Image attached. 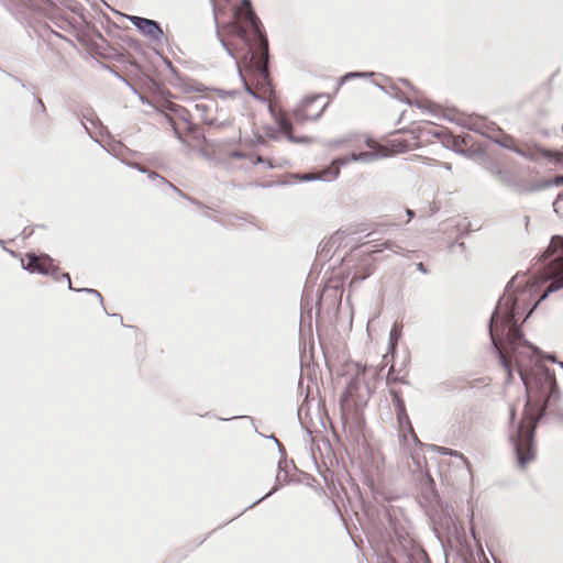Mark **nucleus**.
<instances>
[{
  "label": "nucleus",
  "mask_w": 563,
  "mask_h": 563,
  "mask_svg": "<svg viewBox=\"0 0 563 563\" xmlns=\"http://www.w3.org/2000/svg\"><path fill=\"white\" fill-rule=\"evenodd\" d=\"M131 21L144 35L152 40H159L163 36V31L157 22L140 16H132Z\"/></svg>",
  "instance_id": "9d476101"
},
{
  "label": "nucleus",
  "mask_w": 563,
  "mask_h": 563,
  "mask_svg": "<svg viewBox=\"0 0 563 563\" xmlns=\"http://www.w3.org/2000/svg\"><path fill=\"white\" fill-rule=\"evenodd\" d=\"M151 103L157 111L165 115V118L170 123L175 135L180 141H184V132H192L195 130V124L191 120L190 112L186 108L175 103L168 98L155 99L151 101Z\"/></svg>",
  "instance_id": "423d86ee"
},
{
  "label": "nucleus",
  "mask_w": 563,
  "mask_h": 563,
  "mask_svg": "<svg viewBox=\"0 0 563 563\" xmlns=\"http://www.w3.org/2000/svg\"><path fill=\"white\" fill-rule=\"evenodd\" d=\"M223 44L224 46L227 47V49L230 52V54L235 58V59H240L241 58V54L235 49V48H231V44L229 41H223Z\"/></svg>",
  "instance_id": "2eb2a0df"
},
{
  "label": "nucleus",
  "mask_w": 563,
  "mask_h": 563,
  "mask_svg": "<svg viewBox=\"0 0 563 563\" xmlns=\"http://www.w3.org/2000/svg\"><path fill=\"white\" fill-rule=\"evenodd\" d=\"M384 250H390L393 253L402 255L405 252V249H402L400 245L396 244L394 241L387 240L380 244L373 245V249L367 252L368 255L380 253Z\"/></svg>",
  "instance_id": "9b49d317"
},
{
  "label": "nucleus",
  "mask_w": 563,
  "mask_h": 563,
  "mask_svg": "<svg viewBox=\"0 0 563 563\" xmlns=\"http://www.w3.org/2000/svg\"><path fill=\"white\" fill-rule=\"evenodd\" d=\"M551 184L556 186L563 185V176H556Z\"/></svg>",
  "instance_id": "dca6fc26"
},
{
  "label": "nucleus",
  "mask_w": 563,
  "mask_h": 563,
  "mask_svg": "<svg viewBox=\"0 0 563 563\" xmlns=\"http://www.w3.org/2000/svg\"><path fill=\"white\" fill-rule=\"evenodd\" d=\"M387 365V355L383 356L380 364L374 366L356 364L354 377L347 385L344 396L342 397V406L344 408L353 407L355 410L364 407L376 390L382 378V372Z\"/></svg>",
  "instance_id": "39448f33"
},
{
  "label": "nucleus",
  "mask_w": 563,
  "mask_h": 563,
  "mask_svg": "<svg viewBox=\"0 0 563 563\" xmlns=\"http://www.w3.org/2000/svg\"><path fill=\"white\" fill-rule=\"evenodd\" d=\"M397 383L405 384L407 383L405 375H399V373H396L394 366H390L388 374L386 376V384L389 387V390L391 388H395L394 385Z\"/></svg>",
  "instance_id": "ddd939ff"
},
{
  "label": "nucleus",
  "mask_w": 563,
  "mask_h": 563,
  "mask_svg": "<svg viewBox=\"0 0 563 563\" xmlns=\"http://www.w3.org/2000/svg\"><path fill=\"white\" fill-rule=\"evenodd\" d=\"M406 214H407V219L405 222H409L410 219L412 218L413 216V212L410 210V209H406Z\"/></svg>",
  "instance_id": "f3484780"
},
{
  "label": "nucleus",
  "mask_w": 563,
  "mask_h": 563,
  "mask_svg": "<svg viewBox=\"0 0 563 563\" xmlns=\"http://www.w3.org/2000/svg\"><path fill=\"white\" fill-rule=\"evenodd\" d=\"M26 260L27 263L24 265V267L27 271L32 273L37 272L44 275H52L57 280H60V278H63L67 282L69 289H73L70 276L67 273H63L59 276L58 267L54 264V261L49 256L27 254Z\"/></svg>",
  "instance_id": "6e6552de"
},
{
  "label": "nucleus",
  "mask_w": 563,
  "mask_h": 563,
  "mask_svg": "<svg viewBox=\"0 0 563 563\" xmlns=\"http://www.w3.org/2000/svg\"><path fill=\"white\" fill-rule=\"evenodd\" d=\"M195 109L201 122L208 125L221 126L230 123L232 120L230 112L219 108L218 101L211 97L199 98Z\"/></svg>",
  "instance_id": "0eeeda50"
},
{
  "label": "nucleus",
  "mask_w": 563,
  "mask_h": 563,
  "mask_svg": "<svg viewBox=\"0 0 563 563\" xmlns=\"http://www.w3.org/2000/svg\"><path fill=\"white\" fill-rule=\"evenodd\" d=\"M501 145L531 159H536L538 156L555 162H561L563 159L562 152L543 150L541 147L530 145L518 146L515 144V140L510 136H505L501 141Z\"/></svg>",
  "instance_id": "1a4fd4ad"
},
{
  "label": "nucleus",
  "mask_w": 563,
  "mask_h": 563,
  "mask_svg": "<svg viewBox=\"0 0 563 563\" xmlns=\"http://www.w3.org/2000/svg\"><path fill=\"white\" fill-rule=\"evenodd\" d=\"M417 268H418L420 272H422V273H426V272H427V269H426V267H424V265H423L422 263H418V264H417Z\"/></svg>",
  "instance_id": "a211bd4d"
},
{
  "label": "nucleus",
  "mask_w": 563,
  "mask_h": 563,
  "mask_svg": "<svg viewBox=\"0 0 563 563\" xmlns=\"http://www.w3.org/2000/svg\"><path fill=\"white\" fill-rule=\"evenodd\" d=\"M329 103L328 95L308 96L290 112L277 113L275 123L289 142L307 143L310 139L300 131L299 126L308 121L317 120Z\"/></svg>",
  "instance_id": "20e7f679"
},
{
  "label": "nucleus",
  "mask_w": 563,
  "mask_h": 563,
  "mask_svg": "<svg viewBox=\"0 0 563 563\" xmlns=\"http://www.w3.org/2000/svg\"><path fill=\"white\" fill-rule=\"evenodd\" d=\"M383 224H384V225H396V224H398V223L394 221V222H384Z\"/></svg>",
  "instance_id": "6ab92c4d"
},
{
  "label": "nucleus",
  "mask_w": 563,
  "mask_h": 563,
  "mask_svg": "<svg viewBox=\"0 0 563 563\" xmlns=\"http://www.w3.org/2000/svg\"><path fill=\"white\" fill-rule=\"evenodd\" d=\"M444 134L445 130L442 126L431 122H423L411 131L391 135L384 145L367 139L365 144L368 151L352 153L351 157H340L333 161L330 167L323 169L314 178L333 180L340 174V165L347 164L351 161L368 162L377 157L405 153L430 143L432 137L441 139Z\"/></svg>",
  "instance_id": "7ed1b4c3"
},
{
  "label": "nucleus",
  "mask_w": 563,
  "mask_h": 563,
  "mask_svg": "<svg viewBox=\"0 0 563 563\" xmlns=\"http://www.w3.org/2000/svg\"><path fill=\"white\" fill-rule=\"evenodd\" d=\"M544 266L540 274L516 276L510 288L499 299L490 318L489 333L498 350L508 379H512V361L526 386L527 405L523 418L514 439L517 462L521 468L534 460L533 435L542 415H552L563 421V407L554 373L550 372L531 345L521 343L517 322L526 312L550 292L563 288V236L555 235L542 255Z\"/></svg>",
  "instance_id": "f257e3e1"
},
{
  "label": "nucleus",
  "mask_w": 563,
  "mask_h": 563,
  "mask_svg": "<svg viewBox=\"0 0 563 563\" xmlns=\"http://www.w3.org/2000/svg\"><path fill=\"white\" fill-rule=\"evenodd\" d=\"M394 335H397V332H396V330H395V329H393V330H391V338H393Z\"/></svg>",
  "instance_id": "412c9836"
},
{
  "label": "nucleus",
  "mask_w": 563,
  "mask_h": 563,
  "mask_svg": "<svg viewBox=\"0 0 563 563\" xmlns=\"http://www.w3.org/2000/svg\"><path fill=\"white\" fill-rule=\"evenodd\" d=\"M390 395H391L393 402L395 406L396 415L400 416V417L404 416V418H407L406 406H405V401L401 397L400 390H398L396 388H391Z\"/></svg>",
  "instance_id": "f8f14e48"
},
{
  "label": "nucleus",
  "mask_w": 563,
  "mask_h": 563,
  "mask_svg": "<svg viewBox=\"0 0 563 563\" xmlns=\"http://www.w3.org/2000/svg\"><path fill=\"white\" fill-rule=\"evenodd\" d=\"M397 420H398L399 428H400L401 430H404L405 428H407V429L409 430V432H410L415 438H417V437H416V434H415V432H413V428H412V426H411V422H410V419H409V416H408V415H407V418H404V416H402V417L397 416Z\"/></svg>",
  "instance_id": "4468645a"
},
{
  "label": "nucleus",
  "mask_w": 563,
  "mask_h": 563,
  "mask_svg": "<svg viewBox=\"0 0 563 563\" xmlns=\"http://www.w3.org/2000/svg\"><path fill=\"white\" fill-rule=\"evenodd\" d=\"M229 33L240 40L245 46V55L250 54V68L243 70L238 62L240 74L247 90L251 87L247 82V73L255 76L260 84H264L268 77L267 58L268 41L260 19L254 13L249 0H243L235 7L233 21L228 25Z\"/></svg>",
  "instance_id": "f03ea898"
},
{
  "label": "nucleus",
  "mask_w": 563,
  "mask_h": 563,
  "mask_svg": "<svg viewBox=\"0 0 563 563\" xmlns=\"http://www.w3.org/2000/svg\"><path fill=\"white\" fill-rule=\"evenodd\" d=\"M394 335H397V332H396V330H395V329H393V330H391V338H393Z\"/></svg>",
  "instance_id": "aec40b11"
}]
</instances>
